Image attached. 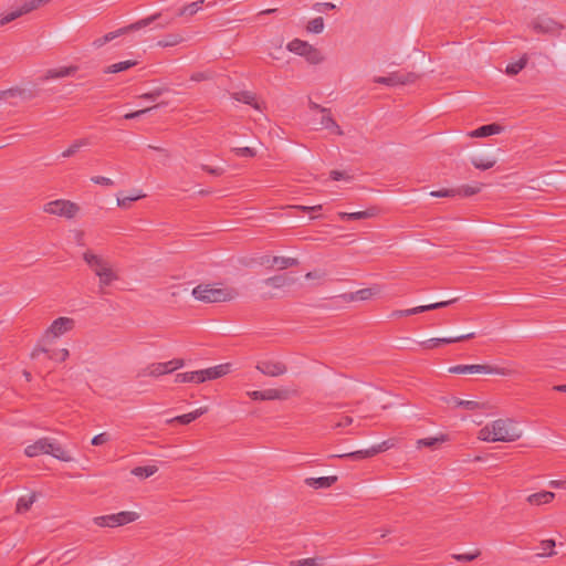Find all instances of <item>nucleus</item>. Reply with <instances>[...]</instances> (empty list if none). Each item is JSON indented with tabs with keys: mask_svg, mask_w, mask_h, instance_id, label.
I'll use <instances>...</instances> for the list:
<instances>
[{
	"mask_svg": "<svg viewBox=\"0 0 566 566\" xmlns=\"http://www.w3.org/2000/svg\"><path fill=\"white\" fill-rule=\"evenodd\" d=\"M294 566H319L317 558H303L292 563Z\"/></svg>",
	"mask_w": 566,
	"mask_h": 566,
	"instance_id": "obj_57",
	"label": "nucleus"
},
{
	"mask_svg": "<svg viewBox=\"0 0 566 566\" xmlns=\"http://www.w3.org/2000/svg\"><path fill=\"white\" fill-rule=\"evenodd\" d=\"M430 196L437 197V198L455 197L457 196V190L455 189L434 190V191L430 192Z\"/></svg>",
	"mask_w": 566,
	"mask_h": 566,
	"instance_id": "obj_56",
	"label": "nucleus"
},
{
	"mask_svg": "<svg viewBox=\"0 0 566 566\" xmlns=\"http://www.w3.org/2000/svg\"><path fill=\"white\" fill-rule=\"evenodd\" d=\"M184 38L180 34H168L163 40L158 41V46L168 48L180 44Z\"/></svg>",
	"mask_w": 566,
	"mask_h": 566,
	"instance_id": "obj_41",
	"label": "nucleus"
},
{
	"mask_svg": "<svg viewBox=\"0 0 566 566\" xmlns=\"http://www.w3.org/2000/svg\"><path fill=\"white\" fill-rule=\"evenodd\" d=\"M108 440H109V434L107 432H103V433L95 436L92 439L91 443L93 446H102V444L106 443Z\"/></svg>",
	"mask_w": 566,
	"mask_h": 566,
	"instance_id": "obj_58",
	"label": "nucleus"
},
{
	"mask_svg": "<svg viewBox=\"0 0 566 566\" xmlns=\"http://www.w3.org/2000/svg\"><path fill=\"white\" fill-rule=\"evenodd\" d=\"M374 455H376V454L373 451V447H371V448L366 449V450H358V451H353V452H349V453L337 454L336 457L337 458H349V459H353V460H361V459L370 458V457H374Z\"/></svg>",
	"mask_w": 566,
	"mask_h": 566,
	"instance_id": "obj_37",
	"label": "nucleus"
},
{
	"mask_svg": "<svg viewBox=\"0 0 566 566\" xmlns=\"http://www.w3.org/2000/svg\"><path fill=\"white\" fill-rule=\"evenodd\" d=\"M377 292L378 291H375L373 287L361 289L355 292V294L352 296V300L366 301L376 295Z\"/></svg>",
	"mask_w": 566,
	"mask_h": 566,
	"instance_id": "obj_46",
	"label": "nucleus"
},
{
	"mask_svg": "<svg viewBox=\"0 0 566 566\" xmlns=\"http://www.w3.org/2000/svg\"><path fill=\"white\" fill-rule=\"evenodd\" d=\"M255 368L261 374L269 377H279L286 374L287 371V366L283 361L274 359L259 360L255 365Z\"/></svg>",
	"mask_w": 566,
	"mask_h": 566,
	"instance_id": "obj_13",
	"label": "nucleus"
},
{
	"mask_svg": "<svg viewBox=\"0 0 566 566\" xmlns=\"http://www.w3.org/2000/svg\"><path fill=\"white\" fill-rule=\"evenodd\" d=\"M448 440L449 438L447 434H440L439 437L433 438H423L417 441V447L436 448L439 443L446 442Z\"/></svg>",
	"mask_w": 566,
	"mask_h": 566,
	"instance_id": "obj_31",
	"label": "nucleus"
},
{
	"mask_svg": "<svg viewBox=\"0 0 566 566\" xmlns=\"http://www.w3.org/2000/svg\"><path fill=\"white\" fill-rule=\"evenodd\" d=\"M43 211L49 214L64 217L66 219H72L78 213L80 206L70 200L56 199V200L46 202L43 206Z\"/></svg>",
	"mask_w": 566,
	"mask_h": 566,
	"instance_id": "obj_7",
	"label": "nucleus"
},
{
	"mask_svg": "<svg viewBox=\"0 0 566 566\" xmlns=\"http://www.w3.org/2000/svg\"><path fill=\"white\" fill-rule=\"evenodd\" d=\"M374 455H376V454L373 451V447H371V448L366 449V450H358V451H353V452H349V453L337 454L336 457L337 458H349V459H353V460H361V459L370 458V457H374Z\"/></svg>",
	"mask_w": 566,
	"mask_h": 566,
	"instance_id": "obj_36",
	"label": "nucleus"
},
{
	"mask_svg": "<svg viewBox=\"0 0 566 566\" xmlns=\"http://www.w3.org/2000/svg\"><path fill=\"white\" fill-rule=\"evenodd\" d=\"M353 422H354L353 417H350V416H342L340 419L337 422H335L333 428L347 427V426L352 424Z\"/></svg>",
	"mask_w": 566,
	"mask_h": 566,
	"instance_id": "obj_60",
	"label": "nucleus"
},
{
	"mask_svg": "<svg viewBox=\"0 0 566 566\" xmlns=\"http://www.w3.org/2000/svg\"><path fill=\"white\" fill-rule=\"evenodd\" d=\"M91 181L102 186H112L114 184L112 179L103 176H94L91 178Z\"/></svg>",
	"mask_w": 566,
	"mask_h": 566,
	"instance_id": "obj_61",
	"label": "nucleus"
},
{
	"mask_svg": "<svg viewBox=\"0 0 566 566\" xmlns=\"http://www.w3.org/2000/svg\"><path fill=\"white\" fill-rule=\"evenodd\" d=\"M175 381L179 382V384H182V382L201 384L202 382L201 373H200V370L179 373L176 375Z\"/></svg>",
	"mask_w": 566,
	"mask_h": 566,
	"instance_id": "obj_29",
	"label": "nucleus"
},
{
	"mask_svg": "<svg viewBox=\"0 0 566 566\" xmlns=\"http://www.w3.org/2000/svg\"><path fill=\"white\" fill-rule=\"evenodd\" d=\"M291 394L289 389L284 388H269L247 392L252 400H286L290 398Z\"/></svg>",
	"mask_w": 566,
	"mask_h": 566,
	"instance_id": "obj_12",
	"label": "nucleus"
},
{
	"mask_svg": "<svg viewBox=\"0 0 566 566\" xmlns=\"http://www.w3.org/2000/svg\"><path fill=\"white\" fill-rule=\"evenodd\" d=\"M541 547L543 549V553L541 556H553L555 554L554 547H555V541L553 539H545L541 543Z\"/></svg>",
	"mask_w": 566,
	"mask_h": 566,
	"instance_id": "obj_50",
	"label": "nucleus"
},
{
	"mask_svg": "<svg viewBox=\"0 0 566 566\" xmlns=\"http://www.w3.org/2000/svg\"><path fill=\"white\" fill-rule=\"evenodd\" d=\"M323 117L321 119V124L323 125L324 128H327V129H334V132L342 136L344 134L343 129L337 125V123L335 122V119L332 117L331 115V112L328 111V113H323Z\"/></svg>",
	"mask_w": 566,
	"mask_h": 566,
	"instance_id": "obj_35",
	"label": "nucleus"
},
{
	"mask_svg": "<svg viewBox=\"0 0 566 566\" xmlns=\"http://www.w3.org/2000/svg\"><path fill=\"white\" fill-rule=\"evenodd\" d=\"M172 373L170 368L169 361L166 363H156L149 365L144 371L143 375H148L151 377H159L166 374Z\"/></svg>",
	"mask_w": 566,
	"mask_h": 566,
	"instance_id": "obj_23",
	"label": "nucleus"
},
{
	"mask_svg": "<svg viewBox=\"0 0 566 566\" xmlns=\"http://www.w3.org/2000/svg\"><path fill=\"white\" fill-rule=\"evenodd\" d=\"M203 2H205V0H198V1L191 2V3L182 7L179 10L178 15L179 17L185 15V14L193 15L201 9Z\"/></svg>",
	"mask_w": 566,
	"mask_h": 566,
	"instance_id": "obj_43",
	"label": "nucleus"
},
{
	"mask_svg": "<svg viewBox=\"0 0 566 566\" xmlns=\"http://www.w3.org/2000/svg\"><path fill=\"white\" fill-rule=\"evenodd\" d=\"M304 57L311 64H319L324 60L321 51L318 49L314 48L313 45L310 46V49L305 53Z\"/></svg>",
	"mask_w": 566,
	"mask_h": 566,
	"instance_id": "obj_40",
	"label": "nucleus"
},
{
	"mask_svg": "<svg viewBox=\"0 0 566 566\" xmlns=\"http://www.w3.org/2000/svg\"><path fill=\"white\" fill-rule=\"evenodd\" d=\"M455 190H457V196L470 197V196H473V195L480 192L481 187L480 186H462Z\"/></svg>",
	"mask_w": 566,
	"mask_h": 566,
	"instance_id": "obj_49",
	"label": "nucleus"
},
{
	"mask_svg": "<svg viewBox=\"0 0 566 566\" xmlns=\"http://www.w3.org/2000/svg\"><path fill=\"white\" fill-rule=\"evenodd\" d=\"M24 94L21 88H9L6 91H0V101H7L9 98L22 97Z\"/></svg>",
	"mask_w": 566,
	"mask_h": 566,
	"instance_id": "obj_48",
	"label": "nucleus"
},
{
	"mask_svg": "<svg viewBox=\"0 0 566 566\" xmlns=\"http://www.w3.org/2000/svg\"><path fill=\"white\" fill-rule=\"evenodd\" d=\"M337 481V476H322V478H307L305 484L313 489H327L331 488Z\"/></svg>",
	"mask_w": 566,
	"mask_h": 566,
	"instance_id": "obj_21",
	"label": "nucleus"
},
{
	"mask_svg": "<svg viewBox=\"0 0 566 566\" xmlns=\"http://www.w3.org/2000/svg\"><path fill=\"white\" fill-rule=\"evenodd\" d=\"M474 336H475L474 333H470V334H465V335H461V336H455V337L430 338V339H427L424 342H421L420 345L424 349H432V348H437V347H439L441 345H448V344H452V343H458V342L471 339Z\"/></svg>",
	"mask_w": 566,
	"mask_h": 566,
	"instance_id": "obj_15",
	"label": "nucleus"
},
{
	"mask_svg": "<svg viewBox=\"0 0 566 566\" xmlns=\"http://www.w3.org/2000/svg\"><path fill=\"white\" fill-rule=\"evenodd\" d=\"M83 260L98 277V287L101 293H104L105 287L119 279L117 273L113 270L109 261L102 255L87 250L83 253Z\"/></svg>",
	"mask_w": 566,
	"mask_h": 566,
	"instance_id": "obj_2",
	"label": "nucleus"
},
{
	"mask_svg": "<svg viewBox=\"0 0 566 566\" xmlns=\"http://www.w3.org/2000/svg\"><path fill=\"white\" fill-rule=\"evenodd\" d=\"M192 296L205 303L229 302L238 297L239 292L233 287H214L210 284H199L192 290Z\"/></svg>",
	"mask_w": 566,
	"mask_h": 566,
	"instance_id": "obj_3",
	"label": "nucleus"
},
{
	"mask_svg": "<svg viewBox=\"0 0 566 566\" xmlns=\"http://www.w3.org/2000/svg\"><path fill=\"white\" fill-rule=\"evenodd\" d=\"M50 448V438H41L36 440L34 443L28 446L24 450V453L29 458H34L40 454H48V450Z\"/></svg>",
	"mask_w": 566,
	"mask_h": 566,
	"instance_id": "obj_18",
	"label": "nucleus"
},
{
	"mask_svg": "<svg viewBox=\"0 0 566 566\" xmlns=\"http://www.w3.org/2000/svg\"><path fill=\"white\" fill-rule=\"evenodd\" d=\"M70 356V352L67 348H62L56 352H53L52 354H49L50 359L59 360V361H65Z\"/></svg>",
	"mask_w": 566,
	"mask_h": 566,
	"instance_id": "obj_53",
	"label": "nucleus"
},
{
	"mask_svg": "<svg viewBox=\"0 0 566 566\" xmlns=\"http://www.w3.org/2000/svg\"><path fill=\"white\" fill-rule=\"evenodd\" d=\"M48 454L64 462H71L74 460L73 457L66 450H64V448L60 443H55L51 439Z\"/></svg>",
	"mask_w": 566,
	"mask_h": 566,
	"instance_id": "obj_22",
	"label": "nucleus"
},
{
	"mask_svg": "<svg viewBox=\"0 0 566 566\" xmlns=\"http://www.w3.org/2000/svg\"><path fill=\"white\" fill-rule=\"evenodd\" d=\"M34 501H35L34 493L29 496H21L17 502L15 511L18 513H24V512L29 511L31 509L32 504L34 503Z\"/></svg>",
	"mask_w": 566,
	"mask_h": 566,
	"instance_id": "obj_39",
	"label": "nucleus"
},
{
	"mask_svg": "<svg viewBox=\"0 0 566 566\" xmlns=\"http://www.w3.org/2000/svg\"><path fill=\"white\" fill-rule=\"evenodd\" d=\"M394 446H395V441L392 439H388L377 446H374L373 451L375 452V454H378L380 452H384V451L392 448Z\"/></svg>",
	"mask_w": 566,
	"mask_h": 566,
	"instance_id": "obj_55",
	"label": "nucleus"
},
{
	"mask_svg": "<svg viewBox=\"0 0 566 566\" xmlns=\"http://www.w3.org/2000/svg\"><path fill=\"white\" fill-rule=\"evenodd\" d=\"M230 366L231 365L227 363V364H220V365L207 368V369H201L200 373H201L202 382H205L207 380L218 379V378L227 375L230 371Z\"/></svg>",
	"mask_w": 566,
	"mask_h": 566,
	"instance_id": "obj_17",
	"label": "nucleus"
},
{
	"mask_svg": "<svg viewBox=\"0 0 566 566\" xmlns=\"http://www.w3.org/2000/svg\"><path fill=\"white\" fill-rule=\"evenodd\" d=\"M451 374H495L500 376H512L515 371L511 368L497 367L486 364L457 365L449 368Z\"/></svg>",
	"mask_w": 566,
	"mask_h": 566,
	"instance_id": "obj_5",
	"label": "nucleus"
},
{
	"mask_svg": "<svg viewBox=\"0 0 566 566\" xmlns=\"http://www.w3.org/2000/svg\"><path fill=\"white\" fill-rule=\"evenodd\" d=\"M336 7L332 2H317L314 4V9L317 11L334 10Z\"/></svg>",
	"mask_w": 566,
	"mask_h": 566,
	"instance_id": "obj_63",
	"label": "nucleus"
},
{
	"mask_svg": "<svg viewBox=\"0 0 566 566\" xmlns=\"http://www.w3.org/2000/svg\"><path fill=\"white\" fill-rule=\"evenodd\" d=\"M160 15H161V13H159V12L154 13L147 18L140 19V20H138L129 25L123 27L116 31L108 32L101 38L95 39L92 44L95 49H99V48L104 46L106 43L113 41L114 39H116L120 35L127 34L128 32H132V31H138L145 27H148L154 21L159 19Z\"/></svg>",
	"mask_w": 566,
	"mask_h": 566,
	"instance_id": "obj_4",
	"label": "nucleus"
},
{
	"mask_svg": "<svg viewBox=\"0 0 566 566\" xmlns=\"http://www.w3.org/2000/svg\"><path fill=\"white\" fill-rule=\"evenodd\" d=\"M90 140L87 138L76 139L67 149L62 153L63 158L74 156L82 147L88 146Z\"/></svg>",
	"mask_w": 566,
	"mask_h": 566,
	"instance_id": "obj_34",
	"label": "nucleus"
},
{
	"mask_svg": "<svg viewBox=\"0 0 566 566\" xmlns=\"http://www.w3.org/2000/svg\"><path fill=\"white\" fill-rule=\"evenodd\" d=\"M420 78V75L415 72L395 71L387 76H377L374 82L387 86L408 85L413 84Z\"/></svg>",
	"mask_w": 566,
	"mask_h": 566,
	"instance_id": "obj_9",
	"label": "nucleus"
},
{
	"mask_svg": "<svg viewBox=\"0 0 566 566\" xmlns=\"http://www.w3.org/2000/svg\"><path fill=\"white\" fill-rule=\"evenodd\" d=\"M527 61L528 57L524 54L518 61L507 64L505 73L511 76L518 74L526 66Z\"/></svg>",
	"mask_w": 566,
	"mask_h": 566,
	"instance_id": "obj_33",
	"label": "nucleus"
},
{
	"mask_svg": "<svg viewBox=\"0 0 566 566\" xmlns=\"http://www.w3.org/2000/svg\"><path fill=\"white\" fill-rule=\"evenodd\" d=\"M531 29L537 34H547L552 36L560 35L564 30V25L547 15H538L534 18L530 23Z\"/></svg>",
	"mask_w": 566,
	"mask_h": 566,
	"instance_id": "obj_8",
	"label": "nucleus"
},
{
	"mask_svg": "<svg viewBox=\"0 0 566 566\" xmlns=\"http://www.w3.org/2000/svg\"><path fill=\"white\" fill-rule=\"evenodd\" d=\"M457 300L458 298H452L449 301L437 302V303H432L429 305H420V306H416V307L408 308V310L394 311L391 313V316L392 317L410 316V315L420 314V313H423L427 311L443 308V307L449 306L450 304H453L454 302H457Z\"/></svg>",
	"mask_w": 566,
	"mask_h": 566,
	"instance_id": "obj_14",
	"label": "nucleus"
},
{
	"mask_svg": "<svg viewBox=\"0 0 566 566\" xmlns=\"http://www.w3.org/2000/svg\"><path fill=\"white\" fill-rule=\"evenodd\" d=\"M555 493L549 491H542L534 494L528 495L527 502L532 505H542L549 503L554 500Z\"/></svg>",
	"mask_w": 566,
	"mask_h": 566,
	"instance_id": "obj_25",
	"label": "nucleus"
},
{
	"mask_svg": "<svg viewBox=\"0 0 566 566\" xmlns=\"http://www.w3.org/2000/svg\"><path fill=\"white\" fill-rule=\"evenodd\" d=\"M376 214V209L370 208L364 211L358 212H339L338 217L342 220H361V219H368Z\"/></svg>",
	"mask_w": 566,
	"mask_h": 566,
	"instance_id": "obj_27",
	"label": "nucleus"
},
{
	"mask_svg": "<svg viewBox=\"0 0 566 566\" xmlns=\"http://www.w3.org/2000/svg\"><path fill=\"white\" fill-rule=\"evenodd\" d=\"M78 67L76 65H70V66H61L59 69H50L48 70L44 75L43 80H52V78H61L74 75Z\"/></svg>",
	"mask_w": 566,
	"mask_h": 566,
	"instance_id": "obj_19",
	"label": "nucleus"
},
{
	"mask_svg": "<svg viewBox=\"0 0 566 566\" xmlns=\"http://www.w3.org/2000/svg\"><path fill=\"white\" fill-rule=\"evenodd\" d=\"M201 169L205 170L206 172L210 174V175H213V176H221L223 174V169L220 168V167H210V166H207V165H201Z\"/></svg>",
	"mask_w": 566,
	"mask_h": 566,
	"instance_id": "obj_62",
	"label": "nucleus"
},
{
	"mask_svg": "<svg viewBox=\"0 0 566 566\" xmlns=\"http://www.w3.org/2000/svg\"><path fill=\"white\" fill-rule=\"evenodd\" d=\"M166 91H167L166 88L158 87V88L153 90L151 92L142 94L139 97L144 98V99L155 101L159 96H161Z\"/></svg>",
	"mask_w": 566,
	"mask_h": 566,
	"instance_id": "obj_54",
	"label": "nucleus"
},
{
	"mask_svg": "<svg viewBox=\"0 0 566 566\" xmlns=\"http://www.w3.org/2000/svg\"><path fill=\"white\" fill-rule=\"evenodd\" d=\"M51 0H30L24 2L19 8L8 12L7 14L2 15L0 18V27L20 18L23 14H27L46 3H49Z\"/></svg>",
	"mask_w": 566,
	"mask_h": 566,
	"instance_id": "obj_10",
	"label": "nucleus"
},
{
	"mask_svg": "<svg viewBox=\"0 0 566 566\" xmlns=\"http://www.w3.org/2000/svg\"><path fill=\"white\" fill-rule=\"evenodd\" d=\"M145 195L142 193L140 191L138 193L135 195V197H120V196H117V206L119 208H123V209H128L130 208L132 206V202L138 200V199H142L144 198Z\"/></svg>",
	"mask_w": 566,
	"mask_h": 566,
	"instance_id": "obj_44",
	"label": "nucleus"
},
{
	"mask_svg": "<svg viewBox=\"0 0 566 566\" xmlns=\"http://www.w3.org/2000/svg\"><path fill=\"white\" fill-rule=\"evenodd\" d=\"M157 471L158 468L156 465L136 467L132 470V474L139 479H146L155 474Z\"/></svg>",
	"mask_w": 566,
	"mask_h": 566,
	"instance_id": "obj_38",
	"label": "nucleus"
},
{
	"mask_svg": "<svg viewBox=\"0 0 566 566\" xmlns=\"http://www.w3.org/2000/svg\"><path fill=\"white\" fill-rule=\"evenodd\" d=\"M232 98L238 102L251 105L255 109H260V105L256 102L255 94L250 91L235 92L232 94Z\"/></svg>",
	"mask_w": 566,
	"mask_h": 566,
	"instance_id": "obj_26",
	"label": "nucleus"
},
{
	"mask_svg": "<svg viewBox=\"0 0 566 566\" xmlns=\"http://www.w3.org/2000/svg\"><path fill=\"white\" fill-rule=\"evenodd\" d=\"M503 130V127L499 124H489L483 125L472 132L469 133L470 137L474 138H481V137H488L491 135L500 134Z\"/></svg>",
	"mask_w": 566,
	"mask_h": 566,
	"instance_id": "obj_20",
	"label": "nucleus"
},
{
	"mask_svg": "<svg viewBox=\"0 0 566 566\" xmlns=\"http://www.w3.org/2000/svg\"><path fill=\"white\" fill-rule=\"evenodd\" d=\"M325 276V273L321 270H315V271H312V272H307L305 274V277L307 280H321Z\"/></svg>",
	"mask_w": 566,
	"mask_h": 566,
	"instance_id": "obj_64",
	"label": "nucleus"
},
{
	"mask_svg": "<svg viewBox=\"0 0 566 566\" xmlns=\"http://www.w3.org/2000/svg\"><path fill=\"white\" fill-rule=\"evenodd\" d=\"M471 163L476 169L488 170L492 168L496 161L495 159L472 158Z\"/></svg>",
	"mask_w": 566,
	"mask_h": 566,
	"instance_id": "obj_47",
	"label": "nucleus"
},
{
	"mask_svg": "<svg viewBox=\"0 0 566 566\" xmlns=\"http://www.w3.org/2000/svg\"><path fill=\"white\" fill-rule=\"evenodd\" d=\"M295 281H296L295 277L292 276L291 274L282 273V274H276V275L265 279L263 281V284H265L272 289L280 290V289H284V287L293 285L295 283Z\"/></svg>",
	"mask_w": 566,
	"mask_h": 566,
	"instance_id": "obj_16",
	"label": "nucleus"
},
{
	"mask_svg": "<svg viewBox=\"0 0 566 566\" xmlns=\"http://www.w3.org/2000/svg\"><path fill=\"white\" fill-rule=\"evenodd\" d=\"M157 106H153V107H147V108H144V109H139V111H136V112H132V113H127L124 115V118L125 119H134V118H138L140 117L142 115L148 113L149 111H151L153 108H156Z\"/></svg>",
	"mask_w": 566,
	"mask_h": 566,
	"instance_id": "obj_59",
	"label": "nucleus"
},
{
	"mask_svg": "<svg viewBox=\"0 0 566 566\" xmlns=\"http://www.w3.org/2000/svg\"><path fill=\"white\" fill-rule=\"evenodd\" d=\"M522 431L511 419H497L479 430L478 438L486 442H513L520 439Z\"/></svg>",
	"mask_w": 566,
	"mask_h": 566,
	"instance_id": "obj_1",
	"label": "nucleus"
},
{
	"mask_svg": "<svg viewBox=\"0 0 566 566\" xmlns=\"http://www.w3.org/2000/svg\"><path fill=\"white\" fill-rule=\"evenodd\" d=\"M232 151L238 157H254L256 155L255 149H253L251 147H237V148H233Z\"/></svg>",
	"mask_w": 566,
	"mask_h": 566,
	"instance_id": "obj_52",
	"label": "nucleus"
},
{
	"mask_svg": "<svg viewBox=\"0 0 566 566\" xmlns=\"http://www.w3.org/2000/svg\"><path fill=\"white\" fill-rule=\"evenodd\" d=\"M139 518V514L133 511H123L116 514L102 515L93 518L99 527H117L133 523Z\"/></svg>",
	"mask_w": 566,
	"mask_h": 566,
	"instance_id": "obj_6",
	"label": "nucleus"
},
{
	"mask_svg": "<svg viewBox=\"0 0 566 566\" xmlns=\"http://www.w3.org/2000/svg\"><path fill=\"white\" fill-rule=\"evenodd\" d=\"M75 327V321L71 317L61 316L52 322L44 333V338H57Z\"/></svg>",
	"mask_w": 566,
	"mask_h": 566,
	"instance_id": "obj_11",
	"label": "nucleus"
},
{
	"mask_svg": "<svg viewBox=\"0 0 566 566\" xmlns=\"http://www.w3.org/2000/svg\"><path fill=\"white\" fill-rule=\"evenodd\" d=\"M136 64H137V62L136 61H132V60L122 61V62H118V63H114V64L107 66L106 69H104V73L105 74H108V73H119V72L126 71V70L135 66Z\"/></svg>",
	"mask_w": 566,
	"mask_h": 566,
	"instance_id": "obj_32",
	"label": "nucleus"
},
{
	"mask_svg": "<svg viewBox=\"0 0 566 566\" xmlns=\"http://www.w3.org/2000/svg\"><path fill=\"white\" fill-rule=\"evenodd\" d=\"M480 556V551L465 554H453L452 557L459 562H472Z\"/></svg>",
	"mask_w": 566,
	"mask_h": 566,
	"instance_id": "obj_51",
	"label": "nucleus"
},
{
	"mask_svg": "<svg viewBox=\"0 0 566 566\" xmlns=\"http://www.w3.org/2000/svg\"><path fill=\"white\" fill-rule=\"evenodd\" d=\"M310 46V43L302 41L300 39H294L287 44V50L295 54L304 56Z\"/></svg>",
	"mask_w": 566,
	"mask_h": 566,
	"instance_id": "obj_30",
	"label": "nucleus"
},
{
	"mask_svg": "<svg viewBox=\"0 0 566 566\" xmlns=\"http://www.w3.org/2000/svg\"><path fill=\"white\" fill-rule=\"evenodd\" d=\"M272 264L274 265V269L282 271L289 268L297 266L300 261L296 258L272 256Z\"/></svg>",
	"mask_w": 566,
	"mask_h": 566,
	"instance_id": "obj_28",
	"label": "nucleus"
},
{
	"mask_svg": "<svg viewBox=\"0 0 566 566\" xmlns=\"http://www.w3.org/2000/svg\"><path fill=\"white\" fill-rule=\"evenodd\" d=\"M308 32L321 33L324 30V20L322 17H317L308 21L306 27Z\"/></svg>",
	"mask_w": 566,
	"mask_h": 566,
	"instance_id": "obj_45",
	"label": "nucleus"
},
{
	"mask_svg": "<svg viewBox=\"0 0 566 566\" xmlns=\"http://www.w3.org/2000/svg\"><path fill=\"white\" fill-rule=\"evenodd\" d=\"M207 407H201L199 409H196L195 411L192 412H189V413H186V415H181V416H177L170 420H168L169 423L171 422H179L181 424H188L190 422H192L193 420L198 419L199 417H201L203 413L207 412Z\"/></svg>",
	"mask_w": 566,
	"mask_h": 566,
	"instance_id": "obj_24",
	"label": "nucleus"
},
{
	"mask_svg": "<svg viewBox=\"0 0 566 566\" xmlns=\"http://www.w3.org/2000/svg\"><path fill=\"white\" fill-rule=\"evenodd\" d=\"M455 407H461L467 410H478L484 408V403H480L474 400H463L459 398L453 399Z\"/></svg>",
	"mask_w": 566,
	"mask_h": 566,
	"instance_id": "obj_42",
	"label": "nucleus"
}]
</instances>
